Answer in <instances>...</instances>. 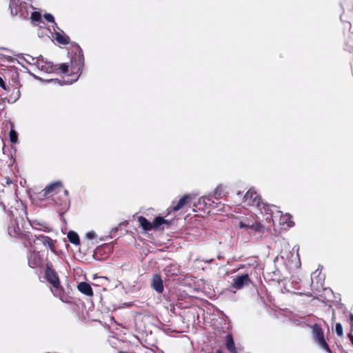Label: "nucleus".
<instances>
[{
  "label": "nucleus",
  "instance_id": "24",
  "mask_svg": "<svg viewBox=\"0 0 353 353\" xmlns=\"http://www.w3.org/2000/svg\"><path fill=\"white\" fill-rule=\"evenodd\" d=\"M9 137H10V140L12 143H17L18 134L14 130L11 129V130L9 132Z\"/></svg>",
  "mask_w": 353,
  "mask_h": 353
},
{
  "label": "nucleus",
  "instance_id": "31",
  "mask_svg": "<svg viewBox=\"0 0 353 353\" xmlns=\"http://www.w3.org/2000/svg\"><path fill=\"white\" fill-rule=\"evenodd\" d=\"M318 273V276H319L321 274V272H318V270H316L315 272H313V274H312V285H314V281H313V276L315 275L316 274Z\"/></svg>",
  "mask_w": 353,
  "mask_h": 353
},
{
  "label": "nucleus",
  "instance_id": "12",
  "mask_svg": "<svg viewBox=\"0 0 353 353\" xmlns=\"http://www.w3.org/2000/svg\"><path fill=\"white\" fill-rule=\"evenodd\" d=\"M152 287L158 293H161L163 291V281L159 274L153 276L152 279Z\"/></svg>",
  "mask_w": 353,
  "mask_h": 353
},
{
  "label": "nucleus",
  "instance_id": "30",
  "mask_svg": "<svg viewBox=\"0 0 353 353\" xmlns=\"http://www.w3.org/2000/svg\"><path fill=\"white\" fill-rule=\"evenodd\" d=\"M37 225H40V224L39 223H37V221H34L32 223V227L36 229L42 230L41 228H37Z\"/></svg>",
  "mask_w": 353,
  "mask_h": 353
},
{
  "label": "nucleus",
  "instance_id": "11",
  "mask_svg": "<svg viewBox=\"0 0 353 353\" xmlns=\"http://www.w3.org/2000/svg\"><path fill=\"white\" fill-rule=\"evenodd\" d=\"M51 292L54 296L58 297L61 301L67 302V297L65 294L63 288L61 286L60 283L52 286Z\"/></svg>",
  "mask_w": 353,
  "mask_h": 353
},
{
  "label": "nucleus",
  "instance_id": "32",
  "mask_svg": "<svg viewBox=\"0 0 353 353\" xmlns=\"http://www.w3.org/2000/svg\"><path fill=\"white\" fill-rule=\"evenodd\" d=\"M350 322H351L352 325H353V314H350Z\"/></svg>",
  "mask_w": 353,
  "mask_h": 353
},
{
  "label": "nucleus",
  "instance_id": "7",
  "mask_svg": "<svg viewBox=\"0 0 353 353\" xmlns=\"http://www.w3.org/2000/svg\"><path fill=\"white\" fill-rule=\"evenodd\" d=\"M28 265L32 268H39L42 265V258L39 253L34 250L30 251L28 255Z\"/></svg>",
  "mask_w": 353,
  "mask_h": 353
},
{
  "label": "nucleus",
  "instance_id": "20",
  "mask_svg": "<svg viewBox=\"0 0 353 353\" xmlns=\"http://www.w3.org/2000/svg\"><path fill=\"white\" fill-rule=\"evenodd\" d=\"M31 20L34 24L40 27H42V24H44L41 19V14L39 12H33L32 13Z\"/></svg>",
  "mask_w": 353,
  "mask_h": 353
},
{
  "label": "nucleus",
  "instance_id": "2",
  "mask_svg": "<svg viewBox=\"0 0 353 353\" xmlns=\"http://www.w3.org/2000/svg\"><path fill=\"white\" fill-rule=\"evenodd\" d=\"M238 227L252 234H263L266 228L260 219L254 214L242 217L238 223Z\"/></svg>",
  "mask_w": 353,
  "mask_h": 353
},
{
  "label": "nucleus",
  "instance_id": "23",
  "mask_svg": "<svg viewBox=\"0 0 353 353\" xmlns=\"http://www.w3.org/2000/svg\"><path fill=\"white\" fill-rule=\"evenodd\" d=\"M39 238H41L43 240V243L44 245H48V247L53 250H54V243L52 240L48 237L45 236H41Z\"/></svg>",
  "mask_w": 353,
  "mask_h": 353
},
{
  "label": "nucleus",
  "instance_id": "6",
  "mask_svg": "<svg viewBox=\"0 0 353 353\" xmlns=\"http://www.w3.org/2000/svg\"><path fill=\"white\" fill-rule=\"evenodd\" d=\"M23 221V218L21 216L13 217L10 219L8 231L9 234L12 237H18L22 234L21 228L19 224Z\"/></svg>",
  "mask_w": 353,
  "mask_h": 353
},
{
  "label": "nucleus",
  "instance_id": "37",
  "mask_svg": "<svg viewBox=\"0 0 353 353\" xmlns=\"http://www.w3.org/2000/svg\"><path fill=\"white\" fill-rule=\"evenodd\" d=\"M120 353H125V352H120Z\"/></svg>",
  "mask_w": 353,
  "mask_h": 353
},
{
  "label": "nucleus",
  "instance_id": "28",
  "mask_svg": "<svg viewBox=\"0 0 353 353\" xmlns=\"http://www.w3.org/2000/svg\"><path fill=\"white\" fill-rule=\"evenodd\" d=\"M97 237V234L94 231H90L86 234V238L88 239H94Z\"/></svg>",
  "mask_w": 353,
  "mask_h": 353
},
{
  "label": "nucleus",
  "instance_id": "9",
  "mask_svg": "<svg viewBox=\"0 0 353 353\" xmlns=\"http://www.w3.org/2000/svg\"><path fill=\"white\" fill-rule=\"evenodd\" d=\"M250 283V279L248 274L236 276L233 279L232 286L235 289H241Z\"/></svg>",
  "mask_w": 353,
  "mask_h": 353
},
{
  "label": "nucleus",
  "instance_id": "27",
  "mask_svg": "<svg viewBox=\"0 0 353 353\" xmlns=\"http://www.w3.org/2000/svg\"><path fill=\"white\" fill-rule=\"evenodd\" d=\"M43 17L48 22L54 23V18L52 14L48 13L45 14Z\"/></svg>",
  "mask_w": 353,
  "mask_h": 353
},
{
  "label": "nucleus",
  "instance_id": "18",
  "mask_svg": "<svg viewBox=\"0 0 353 353\" xmlns=\"http://www.w3.org/2000/svg\"><path fill=\"white\" fill-rule=\"evenodd\" d=\"M225 345L227 349L231 353H237L236 349L234 345V342L231 334H227L225 337Z\"/></svg>",
  "mask_w": 353,
  "mask_h": 353
},
{
  "label": "nucleus",
  "instance_id": "10",
  "mask_svg": "<svg viewBox=\"0 0 353 353\" xmlns=\"http://www.w3.org/2000/svg\"><path fill=\"white\" fill-rule=\"evenodd\" d=\"M47 281L52 285V286L60 283L58 276L56 272L50 267H47L45 272Z\"/></svg>",
  "mask_w": 353,
  "mask_h": 353
},
{
  "label": "nucleus",
  "instance_id": "8",
  "mask_svg": "<svg viewBox=\"0 0 353 353\" xmlns=\"http://www.w3.org/2000/svg\"><path fill=\"white\" fill-rule=\"evenodd\" d=\"M36 67L41 72L46 73H50L54 70L52 63L46 61L41 56L36 61Z\"/></svg>",
  "mask_w": 353,
  "mask_h": 353
},
{
  "label": "nucleus",
  "instance_id": "25",
  "mask_svg": "<svg viewBox=\"0 0 353 353\" xmlns=\"http://www.w3.org/2000/svg\"><path fill=\"white\" fill-rule=\"evenodd\" d=\"M335 332L339 336H342L343 335V327L340 323H337L336 324Z\"/></svg>",
  "mask_w": 353,
  "mask_h": 353
},
{
  "label": "nucleus",
  "instance_id": "29",
  "mask_svg": "<svg viewBox=\"0 0 353 353\" xmlns=\"http://www.w3.org/2000/svg\"><path fill=\"white\" fill-rule=\"evenodd\" d=\"M0 87L2 88L3 90H7L8 88L3 80V79L0 77Z\"/></svg>",
  "mask_w": 353,
  "mask_h": 353
},
{
  "label": "nucleus",
  "instance_id": "22",
  "mask_svg": "<svg viewBox=\"0 0 353 353\" xmlns=\"http://www.w3.org/2000/svg\"><path fill=\"white\" fill-rule=\"evenodd\" d=\"M167 223L168 221L165 220L161 216H157L154 219L153 222L152 223V228H157L159 226L161 225L162 224Z\"/></svg>",
  "mask_w": 353,
  "mask_h": 353
},
{
  "label": "nucleus",
  "instance_id": "14",
  "mask_svg": "<svg viewBox=\"0 0 353 353\" xmlns=\"http://www.w3.org/2000/svg\"><path fill=\"white\" fill-rule=\"evenodd\" d=\"M55 34H56V40L58 43L65 45L69 43L70 39L68 36L62 34V31L55 24V27L54 28Z\"/></svg>",
  "mask_w": 353,
  "mask_h": 353
},
{
  "label": "nucleus",
  "instance_id": "36",
  "mask_svg": "<svg viewBox=\"0 0 353 353\" xmlns=\"http://www.w3.org/2000/svg\"><path fill=\"white\" fill-rule=\"evenodd\" d=\"M2 50L8 51V50L7 48H2Z\"/></svg>",
  "mask_w": 353,
  "mask_h": 353
},
{
  "label": "nucleus",
  "instance_id": "33",
  "mask_svg": "<svg viewBox=\"0 0 353 353\" xmlns=\"http://www.w3.org/2000/svg\"><path fill=\"white\" fill-rule=\"evenodd\" d=\"M64 194H65V195H66V196H67V195L68 194V190H64Z\"/></svg>",
  "mask_w": 353,
  "mask_h": 353
},
{
  "label": "nucleus",
  "instance_id": "13",
  "mask_svg": "<svg viewBox=\"0 0 353 353\" xmlns=\"http://www.w3.org/2000/svg\"><path fill=\"white\" fill-rule=\"evenodd\" d=\"M61 183L60 181L52 183L48 185H47L42 191L43 196H46L49 194L57 193V189L61 188Z\"/></svg>",
  "mask_w": 353,
  "mask_h": 353
},
{
  "label": "nucleus",
  "instance_id": "3",
  "mask_svg": "<svg viewBox=\"0 0 353 353\" xmlns=\"http://www.w3.org/2000/svg\"><path fill=\"white\" fill-rule=\"evenodd\" d=\"M265 208V219L268 223L274 224L278 222L279 225H286L288 227H292L294 223L290 220L289 214H283L279 210V208L274 205L270 206H263Z\"/></svg>",
  "mask_w": 353,
  "mask_h": 353
},
{
  "label": "nucleus",
  "instance_id": "5",
  "mask_svg": "<svg viewBox=\"0 0 353 353\" xmlns=\"http://www.w3.org/2000/svg\"><path fill=\"white\" fill-rule=\"evenodd\" d=\"M312 337L315 342L318 344V345L323 349V350L326 351L327 352L330 353L331 351L329 348V346L327 343H326L325 340V337L323 335V331L320 325L315 323L312 327Z\"/></svg>",
  "mask_w": 353,
  "mask_h": 353
},
{
  "label": "nucleus",
  "instance_id": "15",
  "mask_svg": "<svg viewBox=\"0 0 353 353\" xmlns=\"http://www.w3.org/2000/svg\"><path fill=\"white\" fill-rule=\"evenodd\" d=\"M77 288L81 292L87 296H92L93 294L92 288L88 283L81 282L78 284Z\"/></svg>",
  "mask_w": 353,
  "mask_h": 353
},
{
  "label": "nucleus",
  "instance_id": "16",
  "mask_svg": "<svg viewBox=\"0 0 353 353\" xmlns=\"http://www.w3.org/2000/svg\"><path fill=\"white\" fill-rule=\"evenodd\" d=\"M138 222L139 224V227H141L145 231H149L152 229V223L148 221L144 216H139Z\"/></svg>",
  "mask_w": 353,
  "mask_h": 353
},
{
  "label": "nucleus",
  "instance_id": "26",
  "mask_svg": "<svg viewBox=\"0 0 353 353\" xmlns=\"http://www.w3.org/2000/svg\"><path fill=\"white\" fill-rule=\"evenodd\" d=\"M222 194V187L221 185L217 186L216 188L214 190V195L216 199H219L221 197Z\"/></svg>",
  "mask_w": 353,
  "mask_h": 353
},
{
  "label": "nucleus",
  "instance_id": "35",
  "mask_svg": "<svg viewBox=\"0 0 353 353\" xmlns=\"http://www.w3.org/2000/svg\"><path fill=\"white\" fill-rule=\"evenodd\" d=\"M351 342L353 343V336L350 338Z\"/></svg>",
  "mask_w": 353,
  "mask_h": 353
},
{
  "label": "nucleus",
  "instance_id": "1",
  "mask_svg": "<svg viewBox=\"0 0 353 353\" xmlns=\"http://www.w3.org/2000/svg\"><path fill=\"white\" fill-rule=\"evenodd\" d=\"M84 65V57L81 49L77 46L72 52V57L70 63H61L58 65V69L64 74L63 79L59 81L61 85L72 84L77 81L81 73Z\"/></svg>",
  "mask_w": 353,
  "mask_h": 353
},
{
  "label": "nucleus",
  "instance_id": "19",
  "mask_svg": "<svg viewBox=\"0 0 353 353\" xmlns=\"http://www.w3.org/2000/svg\"><path fill=\"white\" fill-rule=\"evenodd\" d=\"M19 58L20 60V61H19V63H21V61L23 60L26 62H27L28 63H29L30 65H35V66H36V61L38 59V57L37 58L33 57L32 56L28 54H22V55L19 56Z\"/></svg>",
  "mask_w": 353,
  "mask_h": 353
},
{
  "label": "nucleus",
  "instance_id": "17",
  "mask_svg": "<svg viewBox=\"0 0 353 353\" xmlns=\"http://www.w3.org/2000/svg\"><path fill=\"white\" fill-rule=\"evenodd\" d=\"M191 199V196L188 194L183 196L180 200L178 201L177 204L172 207L173 211H177L184 207L185 205L188 203L189 200Z\"/></svg>",
  "mask_w": 353,
  "mask_h": 353
},
{
  "label": "nucleus",
  "instance_id": "34",
  "mask_svg": "<svg viewBox=\"0 0 353 353\" xmlns=\"http://www.w3.org/2000/svg\"><path fill=\"white\" fill-rule=\"evenodd\" d=\"M216 353H223V352H222V351H221V350H218L216 352Z\"/></svg>",
  "mask_w": 353,
  "mask_h": 353
},
{
  "label": "nucleus",
  "instance_id": "21",
  "mask_svg": "<svg viewBox=\"0 0 353 353\" xmlns=\"http://www.w3.org/2000/svg\"><path fill=\"white\" fill-rule=\"evenodd\" d=\"M68 239L71 243L75 245H78L80 243L79 236L78 234L74 231H70L68 233Z\"/></svg>",
  "mask_w": 353,
  "mask_h": 353
},
{
  "label": "nucleus",
  "instance_id": "4",
  "mask_svg": "<svg viewBox=\"0 0 353 353\" xmlns=\"http://www.w3.org/2000/svg\"><path fill=\"white\" fill-rule=\"evenodd\" d=\"M244 207H256L261 214L265 216V208L263 206H270V205L261 202L259 194L252 188L250 189L244 195L243 201Z\"/></svg>",
  "mask_w": 353,
  "mask_h": 353
}]
</instances>
